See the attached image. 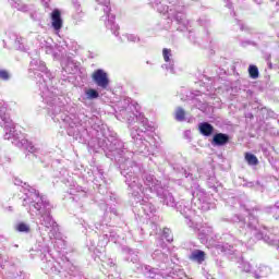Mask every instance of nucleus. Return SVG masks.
<instances>
[{
	"label": "nucleus",
	"mask_w": 279,
	"mask_h": 279,
	"mask_svg": "<svg viewBox=\"0 0 279 279\" xmlns=\"http://www.w3.org/2000/svg\"><path fill=\"white\" fill-rule=\"evenodd\" d=\"M92 80L100 88H108V86L110 85V78H108V73H106V71L101 69L94 71V73L92 74Z\"/></svg>",
	"instance_id": "1"
},
{
	"label": "nucleus",
	"mask_w": 279,
	"mask_h": 279,
	"mask_svg": "<svg viewBox=\"0 0 279 279\" xmlns=\"http://www.w3.org/2000/svg\"><path fill=\"white\" fill-rule=\"evenodd\" d=\"M50 19L53 29H56V32H60L62 29V25H64V22L62 21V12L54 9L50 14Z\"/></svg>",
	"instance_id": "2"
},
{
	"label": "nucleus",
	"mask_w": 279,
	"mask_h": 279,
	"mask_svg": "<svg viewBox=\"0 0 279 279\" xmlns=\"http://www.w3.org/2000/svg\"><path fill=\"white\" fill-rule=\"evenodd\" d=\"M230 143V135L226 133H216L213 137L211 145L216 147H223Z\"/></svg>",
	"instance_id": "3"
},
{
	"label": "nucleus",
	"mask_w": 279,
	"mask_h": 279,
	"mask_svg": "<svg viewBox=\"0 0 279 279\" xmlns=\"http://www.w3.org/2000/svg\"><path fill=\"white\" fill-rule=\"evenodd\" d=\"M198 130L203 136H211L213 132H215V126L208 122H203L198 125Z\"/></svg>",
	"instance_id": "4"
},
{
	"label": "nucleus",
	"mask_w": 279,
	"mask_h": 279,
	"mask_svg": "<svg viewBox=\"0 0 279 279\" xmlns=\"http://www.w3.org/2000/svg\"><path fill=\"white\" fill-rule=\"evenodd\" d=\"M191 260H197L199 265L206 260V253L204 251L196 250L194 251L191 256Z\"/></svg>",
	"instance_id": "5"
},
{
	"label": "nucleus",
	"mask_w": 279,
	"mask_h": 279,
	"mask_svg": "<svg viewBox=\"0 0 279 279\" xmlns=\"http://www.w3.org/2000/svg\"><path fill=\"white\" fill-rule=\"evenodd\" d=\"M245 160L247 162V165H250L251 167H257L258 165V157H256L254 154H250L246 153L245 154Z\"/></svg>",
	"instance_id": "6"
},
{
	"label": "nucleus",
	"mask_w": 279,
	"mask_h": 279,
	"mask_svg": "<svg viewBox=\"0 0 279 279\" xmlns=\"http://www.w3.org/2000/svg\"><path fill=\"white\" fill-rule=\"evenodd\" d=\"M248 75L251 80H258L260 72H258V66L256 65H250L248 66Z\"/></svg>",
	"instance_id": "7"
},
{
	"label": "nucleus",
	"mask_w": 279,
	"mask_h": 279,
	"mask_svg": "<svg viewBox=\"0 0 279 279\" xmlns=\"http://www.w3.org/2000/svg\"><path fill=\"white\" fill-rule=\"evenodd\" d=\"M184 119H186V111H184V109L179 107L175 111V120L177 121H184Z\"/></svg>",
	"instance_id": "8"
},
{
	"label": "nucleus",
	"mask_w": 279,
	"mask_h": 279,
	"mask_svg": "<svg viewBox=\"0 0 279 279\" xmlns=\"http://www.w3.org/2000/svg\"><path fill=\"white\" fill-rule=\"evenodd\" d=\"M165 239L168 241V243H172L173 241V234H171V229L163 228L162 230Z\"/></svg>",
	"instance_id": "9"
},
{
	"label": "nucleus",
	"mask_w": 279,
	"mask_h": 279,
	"mask_svg": "<svg viewBox=\"0 0 279 279\" xmlns=\"http://www.w3.org/2000/svg\"><path fill=\"white\" fill-rule=\"evenodd\" d=\"M16 230L17 232H29V226H27V223L25 222H20L17 226H16Z\"/></svg>",
	"instance_id": "10"
},
{
	"label": "nucleus",
	"mask_w": 279,
	"mask_h": 279,
	"mask_svg": "<svg viewBox=\"0 0 279 279\" xmlns=\"http://www.w3.org/2000/svg\"><path fill=\"white\" fill-rule=\"evenodd\" d=\"M86 95L88 99H97L99 97V93L97 92V89H88L86 92Z\"/></svg>",
	"instance_id": "11"
},
{
	"label": "nucleus",
	"mask_w": 279,
	"mask_h": 279,
	"mask_svg": "<svg viewBox=\"0 0 279 279\" xmlns=\"http://www.w3.org/2000/svg\"><path fill=\"white\" fill-rule=\"evenodd\" d=\"M162 56H163L165 62H170L171 61V49L163 48Z\"/></svg>",
	"instance_id": "12"
},
{
	"label": "nucleus",
	"mask_w": 279,
	"mask_h": 279,
	"mask_svg": "<svg viewBox=\"0 0 279 279\" xmlns=\"http://www.w3.org/2000/svg\"><path fill=\"white\" fill-rule=\"evenodd\" d=\"M0 80L8 82L10 80V72L8 70H0Z\"/></svg>",
	"instance_id": "13"
}]
</instances>
